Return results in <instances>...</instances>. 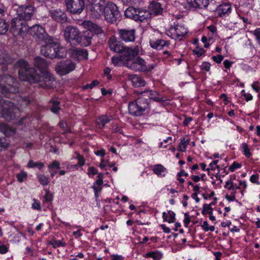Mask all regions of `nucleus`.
Returning <instances> with one entry per match:
<instances>
[{
	"label": "nucleus",
	"mask_w": 260,
	"mask_h": 260,
	"mask_svg": "<svg viewBox=\"0 0 260 260\" xmlns=\"http://www.w3.org/2000/svg\"><path fill=\"white\" fill-rule=\"evenodd\" d=\"M147 256L153 258L154 260H159L162 257V254L160 252L155 251L147 253Z\"/></svg>",
	"instance_id": "obj_37"
},
{
	"label": "nucleus",
	"mask_w": 260,
	"mask_h": 260,
	"mask_svg": "<svg viewBox=\"0 0 260 260\" xmlns=\"http://www.w3.org/2000/svg\"><path fill=\"white\" fill-rule=\"evenodd\" d=\"M190 9L200 8L206 7L209 4V0H186Z\"/></svg>",
	"instance_id": "obj_23"
},
{
	"label": "nucleus",
	"mask_w": 260,
	"mask_h": 260,
	"mask_svg": "<svg viewBox=\"0 0 260 260\" xmlns=\"http://www.w3.org/2000/svg\"><path fill=\"white\" fill-rule=\"evenodd\" d=\"M72 54L80 58L87 59L88 57L87 51L83 49H75L72 50Z\"/></svg>",
	"instance_id": "obj_31"
},
{
	"label": "nucleus",
	"mask_w": 260,
	"mask_h": 260,
	"mask_svg": "<svg viewBox=\"0 0 260 260\" xmlns=\"http://www.w3.org/2000/svg\"><path fill=\"white\" fill-rule=\"evenodd\" d=\"M0 132L3 133L6 136L9 137L12 134L15 133V129L11 128L5 123H0Z\"/></svg>",
	"instance_id": "obj_29"
},
{
	"label": "nucleus",
	"mask_w": 260,
	"mask_h": 260,
	"mask_svg": "<svg viewBox=\"0 0 260 260\" xmlns=\"http://www.w3.org/2000/svg\"><path fill=\"white\" fill-rule=\"evenodd\" d=\"M35 12V8L31 6H19L16 9V16L11 21V32L14 36L26 33L29 26L26 22L31 20Z\"/></svg>",
	"instance_id": "obj_2"
},
{
	"label": "nucleus",
	"mask_w": 260,
	"mask_h": 260,
	"mask_svg": "<svg viewBox=\"0 0 260 260\" xmlns=\"http://www.w3.org/2000/svg\"><path fill=\"white\" fill-rule=\"evenodd\" d=\"M75 154H76V158L78 159V162L77 165L76 166L82 167L85 165V159L84 158L83 156L81 155L77 152H75Z\"/></svg>",
	"instance_id": "obj_40"
},
{
	"label": "nucleus",
	"mask_w": 260,
	"mask_h": 260,
	"mask_svg": "<svg viewBox=\"0 0 260 260\" xmlns=\"http://www.w3.org/2000/svg\"><path fill=\"white\" fill-rule=\"evenodd\" d=\"M87 174H88L89 177H91V175L93 176V175H94L95 174H98V171L94 167H91L88 168Z\"/></svg>",
	"instance_id": "obj_50"
},
{
	"label": "nucleus",
	"mask_w": 260,
	"mask_h": 260,
	"mask_svg": "<svg viewBox=\"0 0 260 260\" xmlns=\"http://www.w3.org/2000/svg\"><path fill=\"white\" fill-rule=\"evenodd\" d=\"M252 87L256 92H258L260 90V83L258 82H254L252 84Z\"/></svg>",
	"instance_id": "obj_60"
},
{
	"label": "nucleus",
	"mask_w": 260,
	"mask_h": 260,
	"mask_svg": "<svg viewBox=\"0 0 260 260\" xmlns=\"http://www.w3.org/2000/svg\"><path fill=\"white\" fill-rule=\"evenodd\" d=\"M171 32L175 35L172 38L179 39L184 37L188 32L187 29L181 25H176L171 28Z\"/></svg>",
	"instance_id": "obj_21"
},
{
	"label": "nucleus",
	"mask_w": 260,
	"mask_h": 260,
	"mask_svg": "<svg viewBox=\"0 0 260 260\" xmlns=\"http://www.w3.org/2000/svg\"><path fill=\"white\" fill-rule=\"evenodd\" d=\"M44 42L45 45H43L41 48V52L44 56L51 59L66 57V49L59 47V45L54 41L53 37H51V41Z\"/></svg>",
	"instance_id": "obj_5"
},
{
	"label": "nucleus",
	"mask_w": 260,
	"mask_h": 260,
	"mask_svg": "<svg viewBox=\"0 0 260 260\" xmlns=\"http://www.w3.org/2000/svg\"><path fill=\"white\" fill-rule=\"evenodd\" d=\"M109 46L111 50L116 53H122V57L125 60L136 57L139 52L138 46L134 48L126 47L121 41H118L114 37L109 39Z\"/></svg>",
	"instance_id": "obj_4"
},
{
	"label": "nucleus",
	"mask_w": 260,
	"mask_h": 260,
	"mask_svg": "<svg viewBox=\"0 0 260 260\" xmlns=\"http://www.w3.org/2000/svg\"><path fill=\"white\" fill-rule=\"evenodd\" d=\"M99 82L98 80H94L90 84H87L86 85H85L84 86V88H85V89H87V88L92 89L94 86L98 85L99 84Z\"/></svg>",
	"instance_id": "obj_57"
},
{
	"label": "nucleus",
	"mask_w": 260,
	"mask_h": 260,
	"mask_svg": "<svg viewBox=\"0 0 260 260\" xmlns=\"http://www.w3.org/2000/svg\"><path fill=\"white\" fill-rule=\"evenodd\" d=\"M9 25L4 18H0V35H3L7 33L9 29Z\"/></svg>",
	"instance_id": "obj_34"
},
{
	"label": "nucleus",
	"mask_w": 260,
	"mask_h": 260,
	"mask_svg": "<svg viewBox=\"0 0 260 260\" xmlns=\"http://www.w3.org/2000/svg\"><path fill=\"white\" fill-rule=\"evenodd\" d=\"M242 165L236 161L233 162L232 165L229 167V170L233 172L236 169H239L241 167Z\"/></svg>",
	"instance_id": "obj_49"
},
{
	"label": "nucleus",
	"mask_w": 260,
	"mask_h": 260,
	"mask_svg": "<svg viewBox=\"0 0 260 260\" xmlns=\"http://www.w3.org/2000/svg\"><path fill=\"white\" fill-rule=\"evenodd\" d=\"M253 35L255 37L256 40L260 45V28H256L253 31Z\"/></svg>",
	"instance_id": "obj_54"
},
{
	"label": "nucleus",
	"mask_w": 260,
	"mask_h": 260,
	"mask_svg": "<svg viewBox=\"0 0 260 260\" xmlns=\"http://www.w3.org/2000/svg\"><path fill=\"white\" fill-rule=\"evenodd\" d=\"M28 31L38 42L51 41L52 37L48 36L44 28L40 25L29 26Z\"/></svg>",
	"instance_id": "obj_12"
},
{
	"label": "nucleus",
	"mask_w": 260,
	"mask_h": 260,
	"mask_svg": "<svg viewBox=\"0 0 260 260\" xmlns=\"http://www.w3.org/2000/svg\"><path fill=\"white\" fill-rule=\"evenodd\" d=\"M224 187V188H228L229 190L234 191V183L232 179H230L226 181Z\"/></svg>",
	"instance_id": "obj_48"
},
{
	"label": "nucleus",
	"mask_w": 260,
	"mask_h": 260,
	"mask_svg": "<svg viewBox=\"0 0 260 260\" xmlns=\"http://www.w3.org/2000/svg\"><path fill=\"white\" fill-rule=\"evenodd\" d=\"M9 146V142L6 138H0V147L6 149Z\"/></svg>",
	"instance_id": "obj_47"
},
{
	"label": "nucleus",
	"mask_w": 260,
	"mask_h": 260,
	"mask_svg": "<svg viewBox=\"0 0 260 260\" xmlns=\"http://www.w3.org/2000/svg\"><path fill=\"white\" fill-rule=\"evenodd\" d=\"M45 192V195L44 196L45 202H49L51 201L53 199L52 194L50 192L48 189H46Z\"/></svg>",
	"instance_id": "obj_46"
},
{
	"label": "nucleus",
	"mask_w": 260,
	"mask_h": 260,
	"mask_svg": "<svg viewBox=\"0 0 260 260\" xmlns=\"http://www.w3.org/2000/svg\"><path fill=\"white\" fill-rule=\"evenodd\" d=\"M6 8L3 4L0 3V18H3L6 12Z\"/></svg>",
	"instance_id": "obj_62"
},
{
	"label": "nucleus",
	"mask_w": 260,
	"mask_h": 260,
	"mask_svg": "<svg viewBox=\"0 0 260 260\" xmlns=\"http://www.w3.org/2000/svg\"><path fill=\"white\" fill-rule=\"evenodd\" d=\"M232 6L230 3H223L219 5L216 9L218 16L223 17L228 16L231 12Z\"/></svg>",
	"instance_id": "obj_19"
},
{
	"label": "nucleus",
	"mask_w": 260,
	"mask_h": 260,
	"mask_svg": "<svg viewBox=\"0 0 260 260\" xmlns=\"http://www.w3.org/2000/svg\"><path fill=\"white\" fill-rule=\"evenodd\" d=\"M37 178L39 183L43 186H46L49 183V178L44 174H37Z\"/></svg>",
	"instance_id": "obj_35"
},
{
	"label": "nucleus",
	"mask_w": 260,
	"mask_h": 260,
	"mask_svg": "<svg viewBox=\"0 0 260 260\" xmlns=\"http://www.w3.org/2000/svg\"><path fill=\"white\" fill-rule=\"evenodd\" d=\"M135 57H133L129 59H126V62H123L124 66L132 70L143 72L151 71L157 66V63L155 62L148 63L140 57L136 58H134Z\"/></svg>",
	"instance_id": "obj_7"
},
{
	"label": "nucleus",
	"mask_w": 260,
	"mask_h": 260,
	"mask_svg": "<svg viewBox=\"0 0 260 260\" xmlns=\"http://www.w3.org/2000/svg\"><path fill=\"white\" fill-rule=\"evenodd\" d=\"M27 173L25 172L21 171L20 173L18 174L16 176L18 182L21 183L23 181L24 179L26 178Z\"/></svg>",
	"instance_id": "obj_43"
},
{
	"label": "nucleus",
	"mask_w": 260,
	"mask_h": 260,
	"mask_svg": "<svg viewBox=\"0 0 260 260\" xmlns=\"http://www.w3.org/2000/svg\"><path fill=\"white\" fill-rule=\"evenodd\" d=\"M205 51L203 48H200L199 47H196L193 50L194 54H196L198 57L201 56L204 53Z\"/></svg>",
	"instance_id": "obj_52"
},
{
	"label": "nucleus",
	"mask_w": 260,
	"mask_h": 260,
	"mask_svg": "<svg viewBox=\"0 0 260 260\" xmlns=\"http://www.w3.org/2000/svg\"><path fill=\"white\" fill-rule=\"evenodd\" d=\"M34 64L42 74L48 72V64L44 59L39 56L36 57L34 58Z\"/></svg>",
	"instance_id": "obj_20"
},
{
	"label": "nucleus",
	"mask_w": 260,
	"mask_h": 260,
	"mask_svg": "<svg viewBox=\"0 0 260 260\" xmlns=\"http://www.w3.org/2000/svg\"><path fill=\"white\" fill-rule=\"evenodd\" d=\"M188 140H186L185 138H183L180 140V142L179 145V150L183 152L186 150L187 145L188 144Z\"/></svg>",
	"instance_id": "obj_39"
},
{
	"label": "nucleus",
	"mask_w": 260,
	"mask_h": 260,
	"mask_svg": "<svg viewBox=\"0 0 260 260\" xmlns=\"http://www.w3.org/2000/svg\"><path fill=\"white\" fill-rule=\"evenodd\" d=\"M80 34V32L77 28L73 26H69L64 30V37L68 42L77 45Z\"/></svg>",
	"instance_id": "obj_15"
},
{
	"label": "nucleus",
	"mask_w": 260,
	"mask_h": 260,
	"mask_svg": "<svg viewBox=\"0 0 260 260\" xmlns=\"http://www.w3.org/2000/svg\"><path fill=\"white\" fill-rule=\"evenodd\" d=\"M149 10L150 17L152 14L158 15L161 14L163 9L161 4L159 2L153 1L150 3Z\"/></svg>",
	"instance_id": "obj_25"
},
{
	"label": "nucleus",
	"mask_w": 260,
	"mask_h": 260,
	"mask_svg": "<svg viewBox=\"0 0 260 260\" xmlns=\"http://www.w3.org/2000/svg\"><path fill=\"white\" fill-rule=\"evenodd\" d=\"M13 59L5 51L0 52V64H9L13 62Z\"/></svg>",
	"instance_id": "obj_30"
},
{
	"label": "nucleus",
	"mask_w": 260,
	"mask_h": 260,
	"mask_svg": "<svg viewBox=\"0 0 260 260\" xmlns=\"http://www.w3.org/2000/svg\"><path fill=\"white\" fill-rule=\"evenodd\" d=\"M49 107L51 112L57 113L60 110V102L57 99L51 100L49 102Z\"/></svg>",
	"instance_id": "obj_32"
},
{
	"label": "nucleus",
	"mask_w": 260,
	"mask_h": 260,
	"mask_svg": "<svg viewBox=\"0 0 260 260\" xmlns=\"http://www.w3.org/2000/svg\"><path fill=\"white\" fill-rule=\"evenodd\" d=\"M0 96H8L10 93H16L19 91L20 83L10 75L1 77Z\"/></svg>",
	"instance_id": "obj_6"
},
{
	"label": "nucleus",
	"mask_w": 260,
	"mask_h": 260,
	"mask_svg": "<svg viewBox=\"0 0 260 260\" xmlns=\"http://www.w3.org/2000/svg\"><path fill=\"white\" fill-rule=\"evenodd\" d=\"M118 35L119 38L123 41L133 42L136 39V30L135 29H119Z\"/></svg>",
	"instance_id": "obj_16"
},
{
	"label": "nucleus",
	"mask_w": 260,
	"mask_h": 260,
	"mask_svg": "<svg viewBox=\"0 0 260 260\" xmlns=\"http://www.w3.org/2000/svg\"><path fill=\"white\" fill-rule=\"evenodd\" d=\"M48 169H53L59 170L60 169V162L57 160H54L48 166Z\"/></svg>",
	"instance_id": "obj_42"
},
{
	"label": "nucleus",
	"mask_w": 260,
	"mask_h": 260,
	"mask_svg": "<svg viewBox=\"0 0 260 260\" xmlns=\"http://www.w3.org/2000/svg\"><path fill=\"white\" fill-rule=\"evenodd\" d=\"M258 174H255L252 175L251 176L250 178V180L252 183H255L257 184H259V182L258 181Z\"/></svg>",
	"instance_id": "obj_59"
},
{
	"label": "nucleus",
	"mask_w": 260,
	"mask_h": 260,
	"mask_svg": "<svg viewBox=\"0 0 260 260\" xmlns=\"http://www.w3.org/2000/svg\"><path fill=\"white\" fill-rule=\"evenodd\" d=\"M49 244L51 245L54 248L58 247L60 246H65L66 244L64 242L56 240H52L50 241Z\"/></svg>",
	"instance_id": "obj_41"
},
{
	"label": "nucleus",
	"mask_w": 260,
	"mask_h": 260,
	"mask_svg": "<svg viewBox=\"0 0 260 260\" xmlns=\"http://www.w3.org/2000/svg\"><path fill=\"white\" fill-rule=\"evenodd\" d=\"M218 161V160H215L212 161L209 165L210 169L208 168L207 169H206V170L209 171L210 170V169H211L212 170H215V168H219V166L216 165Z\"/></svg>",
	"instance_id": "obj_51"
},
{
	"label": "nucleus",
	"mask_w": 260,
	"mask_h": 260,
	"mask_svg": "<svg viewBox=\"0 0 260 260\" xmlns=\"http://www.w3.org/2000/svg\"><path fill=\"white\" fill-rule=\"evenodd\" d=\"M29 96H19L17 99V105L19 108L15 106L9 100L0 101V113L6 120L10 121L19 116V108L23 109L28 105L32 101Z\"/></svg>",
	"instance_id": "obj_3"
},
{
	"label": "nucleus",
	"mask_w": 260,
	"mask_h": 260,
	"mask_svg": "<svg viewBox=\"0 0 260 260\" xmlns=\"http://www.w3.org/2000/svg\"><path fill=\"white\" fill-rule=\"evenodd\" d=\"M168 219L167 221L169 223L174 222L175 220V213L173 211L169 210L168 212Z\"/></svg>",
	"instance_id": "obj_45"
},
{
	"label": "nucleus",
	"mask_w": 260,
	"mask_h": 260,
	"mask_svg": "<svg viewBox=\"0 0 260 260\" xmlns=\"http://www.w3.org/2000/svg\"><path fill=\"white\" fill-rule=\"evenodd\" d=\"M90 15L95 18H100L107 6L106 0H88Z\"/></svg>",
	"instance_id": "obj_11"
},
{
	"label": "nucleus",
	"mask_w": 260,
	"mask_h": 260,
	"mask_svg": "<svg viewBox=\"0 0 260 260\" xmlns=\"http://www.w3.org/2000/svg\"><path fill=\"white\" fill-rule=\"evenodd\" d=\"M103 14L105 20L111 24L116 23L121 17V13L119 11L118 7L111 1L107 2V6Z\"/></svg>",
	"instance_id": "obj_10"
},
{
	"label": "nucleus",
	"mask_w": 260,
	"mask_h": 260,
	"mask_svg": "<svg viewBox=\"0 0 260 260\" xmlns=\"http://www.w3.org/2000/svg\"><path fill=\"white\" fill-rule=\"evenodd\" d=\"M49 15L53 20L57 22L64 23L68 21V17L65 12L60 9L50 10Z\"/></svg>",
	"instance_id": "obj_17"
},
{
	"label": "nucleus",
	"mask_w": 260,
	"mask_h": 260,
	"mask_svg": "<svg viewBox=\"0 0 260 260\" xmlns=\"http://www.w3.org/2000/svg\"><path fill=\"white\" fill-rule=\"evenodd\" d=\"M76 63L70 59L60 61L55 67V71L60 76L66 75L74 71Z\"/></svg>",
	"instance_id": "obj_13"
},
{
	"label": "nucleus",
	"mask_w": 260,
	"mask_h": 260,
	"mask_svg": "<svg viewBox=\"0 0 260 260\" xmlns=\"http://www.w3.org/2000/svg\"><path fill=\"white\" fill-rule=\"evenodd\" d=\"M94 36L93 33L91 31H86L83 35H79V38L77 45L87 46L91 44V40Z\"/></svg>",
	"instance_id": "obj_18"
},
{
	"label": "nucleus",
	"mask_w": 260,
	"mask_h": 260,
	"mask_svg": "<svg viewBox=\"0 0 260 260\" xmlns=\"http://www.w3.org/2000/svg\"><path fill=\"white\" fill-rule=\"evenodd\" d=\"M121 60H123L124 61V62H126V60H125V59H123L122 57V55L120 56V57H116V56H113L112 57V63L115 66H117L119 65V63H120V62L121 61Z\"/></svg>",
	"instance_id": "obj_44"
},
{
	"label": "nucleus",
	"mask_w": 260,
	"mask_h": 260,
	"mask_svg": "<svg viewBox=\"0 0 260 260\" xmlns=\"http://www.w3.org/2000/svg\"><path fill=\"white\" fill-rule=\"evenodd\" d=\"M242 95L244 97L246 101H249L252 100L253 96L249 93H246L244 90L242 91Z\"/></svg>",
	"instance_id": "obj_55"
},
{
	"label": "nucleus",
	"mask_w": 260,
	"mask_h": 260,
	"mask_svg": "<svg viewBox=\"0 0 260 260\" xmlns=\"http://www.w3.org/2000/svg\"><path fill=\"white\" fill-rule=\"evenodd\" d=\"M211 64L208 62H204L202 63L201 66V68L202 70H205L206 71H209L210 69Z\"/></svg>",
	"instance_id": "obj_53"
},
{
	"label": "nucleus",
	"mask_w": 260,
	"mask_h": 260,
	"mask_svg": "<svg viewBox=\"0 0 260 260\" xmlns=\"http://www.w3.org/2000/svg\"><path fill=\"white\" fill-rule=\"evenodd\" d=\"M85 0H65L68 11L73 14H80L85 7Z\"/></svg>",
	"instance_id": "obj_14"
},
{
	"label": "nucleus",
	"mask_w": 260,
	"mask_h": 260,
	"mask_svg": "<svg viewBox=\"0 0 260 260\" xmlns=\"http://www.w3.org/2000/svg\"><path fill=\"white\" fill-rule=\"evenodd\" d=\"M138 94L143 97L148 96L149 99H152L156 102H162L163 100L158 97V93L156 91L151 90H145L143 91L138 90Z\"/></svg>",
	"instance_id": "obj_22"
},
{
	"label": "nucleus",
	"mask_w": 260,
	"mask_h": 260,
	"mask_svg": "<svg viewBox=\"0 0 260 260\" xmlns=\"http://www.w3.org/2000/svg\"><path fill=\"white\" fill-rule=\"evenodd\" d=\"M150 46L156 50H161L165 46H169L170 43L162 39H151L149 41Z\"/></svg>",
	"instance_id": "obj_24"
},
{
	"label": "nucleus",
	"mask_w": 260,
	"mask_h": 260,
	"mask_svg": "<svg viewBox=\"0 0 260 260\" xmlns=\"http://www.w3.org/2000/svg\"><path fill=\"white\" fill-rule=\"evenodd\" d=\"M149 109V100L141 95L135 101L130 102L128 105L129 113L133 116L142 115L147 112Z\"/></svg>",
	"instance_id": "obj_8"
},
{
	"label": "nucleus",
	"mask_w": 260,
	"mask_h": 260,
	"mask_svg": "<svg viewBox=\"0 0 260 260\" xmlns=\"http://www.w3.org/2000/svg\"><path fill=\"white\" fill-rule=\"evenodd\" d=\"M225 198L229 201H233L236 199L235 192H231V195H226Z\"/></svg>",
	"instance_id": "obj_63"
},
{
	"label": "nucleus",
	"mask_w": 260,
	"mask_h": 260,
	"mask_svg": "<svg viewBox=\"0 0 260 260\" xmlns=\"http://www.w3.org/2000/svg\"><path fill=\"white\" fill-rule=\"evenodd\" d=\"M153 171L159 177H164L167 173V169L160 164L154 165Z\"/></svg>",
	"instance_id": "obj_27"
},
{
	"label": "nucleus",
	"mask_w": 260,
	"mask_h": 260,
	"mask_svg": "<svg viewBox=\"0 0 260 260\" xmlns=\"http://www.w3.org/2000/svg\"><path fill=\"white\" fill-rule=\"evenodd\" d=\"M32 208L34 209L40 210L41 206L40 202L37 200H34V202L32 204Z\"/></svg>",
	"instance_id": "obj_61"
},
{
	"label": "nucleus",
	"mask_w": 260,
	"mask_h": 260,
	"mask_svg": "<svg viewBox=\"0 0 260 260\" xmlns=\"http://www.w3.org/2000/svg\"><path fill=\"white\" fill-rule=\"evenodd\" d=\"M9 246L6 245H0V253L4 254L8 252Z\"/></svg>",
	"instance_id": "obj_58"
},
{
	"label": "nucleus",
	"mask_w": 260,
	"mask_h": 260,
	"mask_svg": "<svg viewBox=\"0 0 260 260\" xmlns=\"http://www.w3.org/2000/svg\"><path fill=\"white\" fill-rule=\"evenodd\" d=\"M15 66L16 68H19L18 74L21 81L35 83L40 82L42 79L46 87L53 88L55 86V78L48 72L42 74L41 77L34 68L29 67L28 63L23 59L17 61Z\"/></svg>",
	"instance_id": "obj_1"
},
{
	"label": "nucleus",
	"mask_w": 260,
	"mask_h": 260,
	"mask_svg": "<svg viewBox=\"0 0 260 260\" xmlns=\"http://www.w3.org/2000/svg\"><path fill=\"white\" fill-rule=\"evenodd\" d=\"M45 165L44 162H35L32 160H30L27 164V167L30 168H38L41 170Z\"/></svg>",
	"instance_id": "obj_36"
},
{
	"label": "nucleus",
	"mask_w": 260,
	"mask_h": 260,
	"mask_svg": "<svg viewBox=\"0 0 260 260\" xmlns=\"http://www.w3.org/2000/svg\"><path fill=\"white\" fill-rule=\"evenodd\" d=\"M112 119L113 117L111 116L108 117L106 115H103L99 117L96 119V125L97 128L102 129L106 123L109 122Z\"/></svg>",
	"instance_id": "obj_26"
},
{
	"label": "nucleus",
	"mask_w": 260,
	"mask_h": 260,
	"mask_svg": "<svg viewBox=\"0 0 260 260\" xmlns=\"http://www.w3.org/2000/svg\"><path fill=\"white\" fill-rule=\"evenodd\" d=\"M203 207L204 209L208 212V213L209 214H211L212 213L213 209L210 204H205L203 205Z\"/></svg>",
	"instance_id": "obj_64"
},
{
	"label": "nucleus",
	"mask_w": 260,
	"mask_h": 260,
	"mask_svg": "<svg viewBox=\"0 0 260 260\" xmlns=\"http://www.w3.org/2000/svg\"><path fill=\"white\" fill-rule=\"evenodd\" d=\"M124 16L137 22H143L150 18L148 10L134 7H129L124 12Z\"/></svg>",
	"instance_id": "obj_9"
},
{
	"label": "nucleus",
	"mask_w": 260,
	"mask_h": 260,
	"mask_svg": "<svg viewBox=\"0 0 260 260\" xmlns=\"http://www.w3.org/2000/svg\"><path fill=\"white\" fill-rule=\"evenodd\" d=\"M212 59L217 63H220L223 59V56L221 55H217L212 57Z\"/></svg>",
	"instance_id": "obj_56"
},
{
	"label": "nucleus",
	"mask_w": 260,
	"mask_h": 260,
	"mask_svg": "<svg viewBox=\"0 0 260 260\" xmlns=\"http://www.w3.org/2000/svg\"><path fill=\"white\" fill-rule=\"evenodd\" d=\"M133 85L136 87H139L144 86L145 85V81L140 77L133 75L130 77Z\"/></svg>",
	"instance_id": "obj_28"
},
{
	"label": "nucleus",
	"mask_w": 260,
	"mask_h": 260,
	"mask_svg": "<svg viewBox=\"0 0 260 260\" xmlns=\"http://www.w3.org/2000/svg\"><path fill=\"white\" fill-rule=\"evenodd\" d=\"M241 148L245 156L247 158H249L251 154L250 152L248 145L246 143H243L241 145Z\"/></svg>",
	"instance_id": "obj_38"
},
{
	"label": "nucleus",
	"mask_w": 260,
	"mask_h": 260,
	"mask_svg": "<svg viewBox=\"0 0 260 260\" xmlns=\"http://www.w3.org/2000/svg\"><path fill=\"white\" fill-rule=\"evenodd\" d=\"M86 24L90 30L89 31H91V32L94 31L96 34H100L103 32L102 27L97 24L93 23L91 21H87Z\"/></svg>",
	"instance_id": "obj_33"
}]
</instances>
